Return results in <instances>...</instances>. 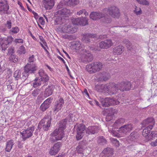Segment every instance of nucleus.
I'll return each instance as SVG.
<instances>
[{"mask_svg":"<svg viewBox=\"0 0 157 157\" xmlns=\"http://www.w3.org/2000/svg\"><path fill=\"white\" fill-rule=\"evenodd\" d=\"M57 12L58 16L55 21L57 24L61 25L66 22L67 20L68 19V17L66 15L70 13V11L69 9L64 8L59 10Z\"/></svg>","mask_w":157,"mask_h":157,"instance_id":"obj_1","label":"nucleus"},{"mask_svg":"<svg viewBox=\"0 0 157 157\" xmlns=\"http://www.w3.org/2000/svg\"><path fill=\"white\" fill-rule=\"evenodd\" d=\"M64 134L61 130L56 129L51 134L50 140L52 142H54L57 140H61L64 136Z\"/></svg>","mask_w":157,"mask_h":157,"instance_id":"obj_2","label":"nucleus"},{"mask_svg":"<svg viewBox=\"0 0 157 157\" xmlns=\"http://www.w3.org/2000/svg\"><path fill=\"white\" fill-rule=\"evenodd\" d=\"M108 12L107 8L104 9L103 13L100 12H92L90 14V17L94 20H97L105 17L107 14Z\"/></svg>","mask_w":157,"mask_h":157,"instance_id":"obj_3","label":"nucleus"},{"mask_svg":"<svg viewBox=\"0 0 157 157\" xmlns=\"http://www.w3.org/2000/svg\"><path fill=\"white\" fill-rule=\"evenodd\" d=\"M34 129V126H33L32 127L28 128L27 129H25L22 132H20V134L21 136V137L24 141L32 136Z\"/></svg>","mask_w":157,"mask_h":157,"instance_id":"obj_4","label":"nucleus"},{"mask_svg":"<svg viewBox=\"0 0 157 157\" xmlns=\"http://www.w3.org/2000/svg\"><path fill=\"white\" fill-rule=\"evenodd\" d=\"M9 6L7 2L5 0H0V12L2 14H9L10 12L8 10Z\"/></svg>","mask_w":157,"mask_h":157,"instance_id":"obj_5","label":"nucleus"},{"mask_svg":"<svg viewBox=\"0 0 157 157\" xmlns=\"http://www.w3.org/2000/svg\"><path fill=\"white\" fill-rule=\"evenodd\" d=\"M85 126L82 124H77L75 126L76 129L77 135L76 137L77 140H80L83 136V133L85 130Z\"/></svg>","mask_w":157,"mask_h":157,"instance_id":"obj_6","label":"nucleus"},{"mask_svg":"<svg viewBox=\"0 0 157 157\" xmlns=\"http://www.w3.org/2000/svg\"><path fill=\"white\" fill-rule=\"evenodd\" d=\"M64 104V100L61 97H59L56 102H55L53 111L56 113L61 109Z\"/></svg>","mask_w":157,"mask_h":157,"instance_id":"obj_7","label":"nucleus"},{"mask_svg":"<svg viewBox=\"0 0 157 157\" xmlns=\"http://www.w3.org/2000/svg\"><path fill=\"white\" fill-rule=\"evenodd\" d=\"M51 124L50 118L48 116L44 117L40 122L39 126L41 125L43 126V129L45 131L48 130L50 127Z\"/></svg>","mask_w":157,"mask_h":157,"instance_id":"obj_8","label":"nucleus"},{"mask_svg":"<svg viewBox=\"0 0 157 157\" xmlns=\"http://www.w3.org/2000/svg\"><path fill=\"white\" fill-rule=\"evenodd\" d=\"M109 14L114 18H119L121 16L119 9L115 6H111L109 8Z\"/></svg>","mask_w":157,"mask_h":157,"instance_id":"obj_9","label":"nucleus"},{"mask_svg":"<svg viewBox=\"0 0 157 157\" xmlns=\"http://www.w3.org/2000/svg\"><path fill=\"white\" fill-rule=\"evenodd\" d=\"M81 56L82 61L84 63L91 61L93 59V56L88 51L86 50Z\"/></svg>","mask_w":157,"mask_h":157,"instance_id":"obj_10","label":"nucleus"},{"mask_svg":"<svg viewBox=\"0 0 157 157\" xmlns=\"http://www.w3.org/2000/svg\"><path fill=\"white\" fill-rule=\"evenodd\" d=\"M37 69L36 65L33 63H27L24 68V69H25L30 74L34 73Z\"/></svg>","mask_w":157,"mask_h":157,"instance_id":"obj_11","label":"nucleus"},{"mask_svg":"<svg viewBox=\"0 0 157 157\" xmlns=\"http://www.w3.org/2000/svg\"><path fill=\"white\" fill-rule=\"evenodd\" d=\"M101 102L102 107L104 108L102 112V114L104 116H106L105 119L107 120V117L108 116V108H106L108 107V98H106L101 99ZM106 121H107V120H106Z\"/></svg>","mask_w":157,"mask_h":157,"instance_id":"obj_12","label":"nucleus"},{"mask_svg":"<svg viewBox=\"0 0 157 157\" xmlns=\"http://www.w3.org/2000/svg\"><path fill=\"white\" fill-rule=\"evenodd\" d=\"M132 127L131 124H127L120 127L118 130V132L123 135H126L132 129Z\"/></svg>","mask_w":157,"mask_h":157,"instance_id":"obj_13","label":"nucleus"},{"mask_svg":"<svg viewBox=\"0 0 157 157\" xmlns=\"http://www.w3.org/2000/svg\"><path fill=\"white\" fill-rule=\"evenodd\" d=\"M118 90L121 91L129 90L131 87V83L128 81L122 82L117 84Z\"/></svg>","mask_w":157,"mask_h":157,"instance_id":"obj_14","label":"nucleus"},{"mask_svg":"<svg viewBox=\"0 0 157 157\" xmlns=\"http://www.w3.org/2000/svg\"><path fill=\"white\" fill-rule=\"evenodd\" d=\"M62 31L64 33H73L77 31V29L71 26V24L64 25L62 27Z\"/></svg>","mask_w":157,"mask_h":157,"instance_id":"obj_15","label":"nucleus"},{"mask_svg":"<svg viewBox=\"0 0 157 157\" xmlns=\"http://www.w3.org/2000/svg\"><path fill=\"white\" fill-rule=\"evenodd\" d=\"M153 128V125H149L144 129L142 132L143 136L146 137L147 141L151 140L152 138L150 137V131Z\"/></svg>","mask_w":157,"mask_h":157,"instance_id":"obj_16","label":"nucleus"},{"mask_svg":"<svg viewBox=\"0 0 157 157\" xmlns=\"http://www.w3.org/2000/svg\"><path fill=\"white\" fill-rule=\"evenodd\" d=\"M52 99V98L51 97L48 98L46 99L41 105L40 107V110L43 112L46 110L50 107Z\"/></svg>","mask_w":157,"mask_h":157,"instance_id":"obj_17","label":"nucleus"},{"mask_svg":"<svg viewBox=\"0 0 157 157\" xmlns=\"http://www.w3.org/2000/svg\"><path fill=\"white\" fill-rule=\"evenodd\" d=\"M118 87L117 85L113 82H110L109 85V94L112 95L116 94L118 90Z\"/></svg>","mask_w":157,"mask_h":157,"instance_id":"obj_18","label":"nucleus"},{"mask_svg":"<svg viewBox=\"0 0 157 157\" xmlns=\"http://www.w3.org/2000/svg\"><path fill=\"white\" fill-rule=\"evenodd\" d=\"M39 75L40 77V80L42 82L44 83L48 81L49 79L48 76L46 74L44 70H40L39 71Z\"/></svg>","mask_w":157,"mask_h":157,"instance_id":"obj_19","label":"nucleus"},{"mask_svg":"<svg viewBox=\"0 0 157 157\" xmlns=\"http://www.w3.org/2000/svg\"><path fill=\"white\" fill-rule=\"evenodd\" d=\"M117 111L112 108H109V121L114 119L117 115Z\"/></svg>","mask_w":157,"mask_h":157,"instance_id":"obj_20","label":"nucleus"},{"mask_svg":"<svg viewBox=\"0 0 157 157\" xmlns=\"http://www.w3.org/2000/svg\"><path fill=\"white\" fill-rule=\"evenodd\" d=\"M44 4L46 9L50 10L54 6V0H44Z\"/></svg>","mask_w":157,"mask_h":157,"instance_id":"obj_21","label":"nucleus"},{"mask_svg":"<svg viewBox=\"0 0 157 157\" xmlns=\"http://www.w3.org/2000/svg\"><path fill=\"white\" fill-rule=\"evenodd\" d=\"M54 87L52 85H49L47 87L45 91L44 96L47 98L51 95L53 91Z\"/></svg>","mask_w":157,"mask_h":157,"instance_id":"obj_22","label":"nucleus"},{"mask_svg":"<svg viewBox=\"0 0 157 157\" xmlns=\"http://www.w3.org/2000/svg\"><path fill=\"white\" fill-rule=\"evenodd\" d=\"M96 36L95 34L87 33L83 35L82 40L83 42L88 43L90 42L91 38H94Z\"/></svg>","mask_w":157,"mask_h":157,"instance_id":"obj_23","label":"nucleus"},{"mask_svg":"<svg viewBox=\"0 0 157 157\" xmlns=\"http://www.w3.org/2000/svg\"><path fill=\"white\" fill-rule=\"evenodd\" d=\"M6 38H2L0 40V44L2 51H5L9 44Z\"/></svg>","mask_w":157,"mask_h":157,"instance_id":"obj_24","label":"nucleus"},{"mask_svg":"<svg viewBox=\"0 0 157 157\" xmlns=\"http://www.w3.org/2000/svg\"><path fill=\"white\" fill-rule=\"evenodd\" d=\"M87 133L89 134H93L98 131V127L95 126H89L86 129Z\"/></svg>","mask_w":157,"mask_h":157,"instance_id":"obj_25","label":"nucleus"},{"mask_svg":"<svg viewBox=\"0 0 157 157\" xmlns=\"http://www.w3.org/2000/svg\"><path fill=\"white\" fill-rule=\"evenodd\" d=\"M123 49L124 47L122 46H118L113 48V53L115 55H120L122 53Z\"/></svg>","mask_w":157,"mask_h":157,"instance_id":"obj_26","label":"nucleus"},{"mask_svg":"<svg viewBox=\"0 0 157 157\" xmlns=\"http://www.w3.org/2000/svg\"><path fill=\"white\" fill-rule=\"evenodd\" d=\"M13 145V140H11L7 141L5 148L6 151L7 152H10Z\"/></svg>","mask_w":157,"mask_h":157,"instance_id":"obj_27","label":"nucleus"},{"mask_svg":"<svg viewBox=\"0 0 157 157\" xmlns=\"http://www.w3.org/2000/svg\"><path fill=\"white\" fill-rule=\"evenodd\" d=\"M93 63L95 69H94L96 70V72H98L101 70L103 67V65L101 63L98 62H93Z\"/></svg>","mask_w":157,"mask_h":157,"instance_id":"obj_28","label":"nucleus"},{"mask_svg":"<svg viewBox=\"0 0 157 157\" xmlns=\"http://www.w3.org/2000/svg\"><path fill=\"white\" fill-rule=\"evenodd\" d=\"M143 123L145 126L149 124H151L150 125H152L153 126L155 124V121L154 119L152 117H149L144 121Z\"/></svg>","mask_w":157,"mask_h":157,"instance_id":"obj_29","label":"nucleus"},{"mask_svg":"<svg viewBox=\"0 0 157 157\" xmlns=\"http://www.w3.org/2000/svg\"><path fill=\"white\" fill-rule=\"evenodd\" d=\"M93 63L87 65L86 67V70L90 74L94 73L96 72V70L95 69Z\"/></svg>","mask_w":157,"mask_h":157,"instance_id":"obj_30","label":"nucleus"},{"mask_svg":"<svg viewBox=\"0 0 157 157\" xmlns=\"http://www.w3.org/2000/svg\"><path fill=\"white\" fill-rule=\"evenodd\" d=\"M125 122V120L123 118H120L118 119L113 124V127L115 128H117L121 124H123Z\"/></svg>","mask_w":157,"mask_h":157,"instance_id":"obj_31","label":"nucleus"},{"mask_svg":"<svg viewBox=\"0 0 157 157\" xmlns=\"http://www.w3.org/2000/svg\"><path fill=\"white\" fill-rule=\"evenodd\" d=\"M67 121V119H64L61 121L59 123V130L64 132V130L66 128V125Z\"/></svg>","mask_w":157,"mask_h":157,"instance_id":"obj_32","label":"nucleus"},{"mask_svg":"<svg viewBox=\"0 0 157 157\" xmlns=\"http://www.w3.org/2000/svg\"><path fill=\"white\" fill-rule=\"evenodd\" d=\"M79 3V0H69L66 4L68 6H74L78 5Z\"/></svg>","mask_w":157,"mask_h":157,"instance_id":"obj_33","label":"nucleus"},{"mask_svg":"<svg viewBox=\"0 0 157 157\" xmlns=\"http://www.w3.org/2000/svg\"><path fill=\"white\" fill-rule=\"evenodd\" d=\"M33 90L32 89L31 90V93L32 95L34 97H37L38 94L40 93L41 91V89L39 88H35L33 90Z\"/></svg>","mask_w":157,"mask_h":157,"instance_id":"obj_34","label":"nucleus"},{"mask_svg":"<svg viewBox=\"0 0 157 157\" xmlns=\"http://www.w3.org/2000/svg\"><path fill=\"white\" fill-rule=\"evenodd\" d=\"M99 46L101 48L107 49L108 48V40L101 41L99 44Z\"/></svg>","mask_w":157,"mask_h":157,"instance_id":"obj_35","label":"nucleus"},{"mask_svg":"<svg viewBox=\"0 0 157 157\" xmlns=\"http://www.w3.org/2000/svg\"><path fill=\"white\" fill-rule=\"evenodd\" d=\"M98 142L101 145H104L107 143V141L103 136H100L98 138Z\"/></svg>","mask_w":157,"mask_h":157,"instance_id":"obj_36","label":"nucleus"},{"mask_svg":"<svg viewBox=\"0 0 157 157\" xmlns=\"http://www.w3.org/2000/svg\"><path fill=\"white\" fill-rule=\"evenodd\" d=\"M119 101L113 98H109V105H114L119 104Z\"/></svg>","mask_w":157,"mask_h":157,"instance_id":"obj_37","label":"nucleus"},{"mask_svg":"<svg viewBox=\"0 0 157 157\" xmlns=\"http://www.w3.org/2000/svg\"><path fill=\"white\" fill-rule=\"evenodd\" d=\"M21 71L20 70H17L16 71L14 74L13 77L17 80H18L20 78L21 79Z\"/></svg>","mask_w":157,"mask_h":157,"instance_id":"obj_38","label":"nucleus"},{"mask_svg":"<svg viewBox=\"0 0 157 157\" xmlns=\"http://www.w3.org/2000/svg\"><path fill=\"white\" fill-rule=\"evenodd\" d=\"M24 71L22 72V76L21 79L23 80H25L28 77L30 73L25 69H24Z\"/></svg>","mask_w":157,"mask_h":157,"instance_id":"obj_39","label":"nucleus"},{"mask_svg":"<svg viewBox=\"0 0 157 157\" xmlns=\"http://www.w3.org/2000/svg\"><path fill=\"white\" fill-rule=\"evenodd\" d=\"M45 98L44 95H43V92L40 93V94L38 95L36 99V101L38 103H40Z\"/></svg>","mask_w":157,"mask_h":157,"instance_id":"obj_40","label":"nucleus"},{"mask_svg":"<svg viewBox=\"0 0 157 157\" xmlns=\"http://www.w3.org/2000/svg\"><path fill=\"white\" fill-rule=\"evenodd\" d=\"M26 52L25 48L23 45L20 46L17 51V52L20 54H25Z\"/></svg>","mask_w":157,"mask_h":157,"instance_id":"obj_41","label":"nucleus"},{"mask_svg":"<svg viewBox=\"0 0 157 157\" xmlns=\"http://www.w3.org/2000/svg\"><path fill=\"white\" fill-rule=\"evenodd\" d=\"M40 79L36 78L35 80V82L33 83V86L34 88H36L38 86L40 85L42 83Z\"/></svg>","mask_w":157,"mask_h":157,"instance_id":"obj_42","label":"nucleus"},{"mask_svg":"<svg viewBox=\"0 0 157 157\" xmlns=\"http://www.w3.org/2000/svg\"><path fill=\"white\" fill-rule=\"evenodd\" d=\"M61 146V143L60 142H58L55 144L52 147L58 152L60 150V148Z\"/></svg>","mask_w":157,"mask_h":157,"instance_id":"obj_43","label":"nucleus"},{"mask_svg":"<svg viewBox=\"0 0 157 157\" xmlns=\"http://www.w3.org/2000/svg\"><path fill=\"white\" fill-rule=\"evenodd\" d=\"M19 31V28L17 27H13L12 29L10 30V33L11 34H16Z\"/></svg>","mask_w":157,"mask_h":157,"instance_id":"obj_44","label":"nucleus"},{"mask_svg":"<svg viewBox=\"0 0 157 157\" xmlns=\"http://www.w3.org/2000/svg\"><path fill=\"white\" fill-rule=\"evenodd\" d=\"M72 22L75 25H80V18H73L72 19Z\"/></svg>","mask_w":157,"mask_h":157,"instance_id":"obj_45","label":"nucleus"},{"mask_svg":"<svg viewBox=\"0 0 157 157\" xmlns=\"http://www.w3.org/2000/svg\"><path fill=\"white\" fill-rule=\"evenodd\" d=\"M6 63L4 62L1 61L0 62V72L4 71L5 69Z\"/></svg>","mask_w":157,"mask_h":157,"instance_id":"obj_46","label":"nucleus"},{"mask_svg":"<svg viewBox=\"0 0 157 157\" xmlns=\"http://www.w3.org/2000/svg\"><path fill=\"white\" fill-rule=\"evenodd\" d=\"M9 59L10 61L14 63L17 62L18 60L17 57L14 54L10 55Z\"/></svg>","mask_w":157,"mask_h":157,"instance_id":"obj_47","label":"nucleus"},{"mask_svg":"<svg viewBox=\"0 0 157 157\" xmlns=\"http://www.w3.org/2000/svg\"><path fill=\"white\" fill-rule=\"evenodd\" d=\"M80 25L85 26L88 24V20L86 18H80Z\"/></svg>","mask_w":157,"mask_h":157,"instance_id":"obj_48","label":"nucleus"},{"mask_svg":"<svg viewBox=\"0 0 157 157\" xmlns=\"http://www.w3.org/2000/svg\"><path fill=\"white\" fill-rule=\"evenodd\" d=\"M102 84H97L95 86V89L97 91L100 92H103V90H102Z\"/></svg>","mask_w":157,"mask_h":157,"instance_id":"obj_49","label":"nucleus"},{"mask_svg":"<svg viewBox=\"0 0 157 157\" xmlns=\"http://www.w3.org/2000/svg\"><path fill=\"white\" fill-rule=\"evenodd\" d=\"M74 117V115L72 113H70L68 114L67 117L66 119H67V120L69 122L72 121L73 120H75L74 119H73Z\"/></svg>","mask_w":157,"mask_h":157,"instance_id":"obj_50","label":"nucleus"},{"mask_svg":"<svg viewBox=\"0 0 157 157\" xmlns=\"http://www.w3.org/2000/svg\"><path fill=\"white\" fill-rule=\"evenodd\" d=\"M134 12L137 15H140L142 13V11L140 8L135 6Z\"/></svg>","mask_w":157,"mask_h":157,"instance_id":"obj_51","label":"nucleus"},{"mask_svg":"<svg viewBox=\"0 0 157 157\" xmlns=\"http://www.w3.org/2000/svg\"><path fill=\"white\" fill-rule=\"evenodd\" d=\"M58 152L55 149L52 147L51 148L49 151V154L51 155H55Z\"/></svg>","mask_w":157,"mask_h":157,"instance_id":"obj_52","label":"nucleus"},{"mask_svg":"<svg viewBox=\"0 0 157 157\" xmlns=\"http://www.w3.org/2000/svg\"><path fill=\"white\" fill-rule=\"evenodd\" d=\"M136 1L140 4L144 5H147L149 4V2L146 0H136Z\"/></svg>","mask_w":157,"mask_h":157,"instance_id":"obj_53","label":"nucleus"},{"mask_svg":"<svg viewBox=\"0 0 157 157\" xmlns=\"http://www.w3.org/2000/svg\"><path fill=\"white\" fill-rule=\"evenodd\" d=\"M13 42L16 44H22L23 42V40L21 39L16 38L14 40Z\"/></svg>","mask_w":157,"mask_h":157,"instance_id":"obj_54","label":"nucleus"},{"mask_svg":"<svg viewBox=\"0 0 157 157\" xmlns=\"http://www.w3.org/2000/svg\"><path fill=\"white\" fill-rule=\"evenodd\" d=\"M35 60L36 59L34 57V56L33 55L29 57L28 60V61L29 63H31L34 62Z\"/></svg>","mask_w":157,"mask_h":157,"instance_id":"obj_55","label":"nucleus"},{"mask_svg":"<svg viewBox=\"0 0 157 157\" xmlns=\"http://www.w3.org/2000/svg\"><path fill=\"white\" fill-rule=\"evenodd\" d=\"M82 44H81L79 41H76L75 43L74 47L76 49V50H78V48L81 46Z\"/></svg>","mask_w":157,"mask_h":157,"instance_id":"obj_56","label":"nucleus"},{"mask_svg":"<svg viewBox=\"0 0 157 157\" xmlns=\"http://www.w3.org/2000/svg\"><path fill=\"white\" fill-rule=\"evenodd\" d=\"M77 152L79 153H82L84 149H83V147L82 146H80L78 147L77 148Z\"/></svg>","mask_w":157,"mask_h":157,"instance_id":"obj_57","label":"nucleus"},{"mask_svg":"<svg viewBox=\"0 0 157 157\" xmlns=\"http://www.w3.org/2000/svg\"><path fill=\"white\" fill-rule=\"evenodd\" d=\"M102 90H103V92H107L108 91V86L107 84L103 85H102Z\"/></svg>","mask_w":157,"mask_h":157,"instance_id":"obj_58","label":"nucleus"},{"mask_svg":"<svg viewBox=\"0 0 157 157\" xmlns=\"http://www.w3.org/2000/svg\"><path fill=\"white\" fill-rule=\"evenodd\" d=\"M150 137L152 139L151 140H153V137L156 136L157 135V132L156 131H152L151 132V133L150 134Z\"/></svg>","mask_w":157,"mask_h":157,"instance_id":"obj_59","label":"nucleus"},{"mask_svg":"<svg viewBox=\"0 0 157 157\" xmlns=\"http://www.w3.org/2000/svg\"><path fill=\"white\" fill-rule=\"evenodd\" d=\"M6 26L8 29H10L12 26V23L10 21H7L5 25Z\"/></svg>","mask_w":157,"mask_h":157,"instance_id":"obj_60","label":"nucleus"},{"mask_svg":"<svg viewBox=\"0 0 157 157\" xmlns=\"http://www.w3.org/2000/svg\"><path fill=\"white\" fill-rule=\"evenodd\" d=\"M6 38V40L7 41L9 44L11 43L13 40V38L11 36H8Z\"/></svg>","mask_w":157,"mask_h":157,"instance_id":"obj_61","label":"nucleus"},{"mask_svg":"<svg viewBox=\"0 0 157 157\" xmlns=\"http://www.w3.org/2000/svg\"><path fill=\"white\" fill-rule=\"evenodd\" d=\"M63 5L64 4L63 3V2H60L58 5L57 8V9H59V10L62 9L63 8Z\"/></svg>","mask_w":157,"mask_h":157,"instance_id":"obj_62","label":"nucleus"},{"mask_svg":"<svg viewBox=\"0 0 157 157\" xmlns=\"http://www.w3.org/2000/svg\"><path fill=\"white\" fill-rule=\"evenodd\" d=\"M14 52V50L13 48H10L8 49V53L9 55H13V53Z\"/></svg>","mask_w":157,"mask_h":157,"instance_id":"obj_63","label":"nucleus"},{"mask_svg":"<svg viewBox=\"0 0 157 157\" xmlns=\"http://www.w3.org/2000/svg\"><path fill=\"white\" fill-rule=\"evenodd\" d=\"M150 145L152 147L157 146V139L155 141H152L150 143Z\"/></svg>","mask_w":157,"mask_h":157,"instance_id":"obj_64","label":"nucleus"}]
</instances>
